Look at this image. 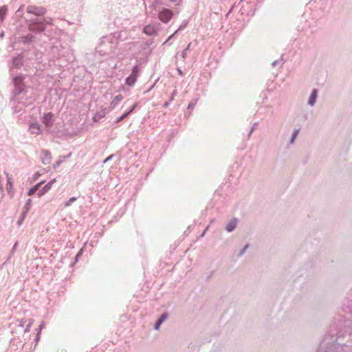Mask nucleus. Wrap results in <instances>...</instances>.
Segmentation results:
<instances>
[{
	"label": "nucleus",
	"instance_id": "1",
	"mask_svg": "<svg viewBox=\"0 0 352 352\" xmlns=\"http://www.w3.org/2000/svg\"><path fill=\"white\" fill-rule=\"evenodd\" d=\"M173 12L167 8H164L159 13V19L163 23H168L173 17Z\"/></svg>",
	"mask_w": 352,
	"mask_h": 352
},
{
	"label": "nucleus",
	"instance_id": "2",
	"mask_svg": "<svg viewBox=\"0 0 352 352\" xmlns=\"http://www.w3.org/2000/svg\"><path fill=\"white\" fill-rule=\"evenodd\" d=\"M27 12L37 16H43L46 12V10L43 7L31 5L27 8Z\"/></svg>",
	"mask_w": 352,
	"mask_h": 352
},
{
	"label": "nucleus",
	"instance_id": "3",
	"mask_svg": "<svg viewBox=\"0 0 352 352\" xmlns=\"http://www.w3.org/2000/svg\"><path fill=\"white\" fill-rule=\"evenodd\" d=\"M107 114V109L102 106L99 107L96 113L94 114L92 120L94 122H99L101 119L105 117Z\"/></svg>",
	"mask_w": 352,
	"mask_h": 352
},
{
	"label": "nucleus",
	"instance_id": "4",
	"mask_svg": "<svg viewBox=\"0 0 352 352\" xmlns=\"http://www.w3.org/2000/svg\"><path fill=\"white\" fill-rule=\"evenodd\" d=\"M53 117L54 115L51 112L45 113L42 118V122L45 126L50 127L53 124Z\"/></svg>",
	"mask_w": 352,
	"mask_h": 352
},
{
	"label": "nucleus",
	"instance_id": "5",
	"mask_svg": "<svg viewBox=\"0 0 352 352\" xmlns=\"http://www.w3.org/2000/svg\"><path fill=\"white\" fill-rule=\"evenodd\" d=\"M29 131L33 135H39L41 133V126L37 122H32L29 126Z\"/></svg>",
	"mask_w": 352,
	"mask_h": 352
},
{
	"label": "nucleus",
	"instance_id": "6",
	"mask_svg": "<svg viewBox=\"0 0 352 352\" xmlns=\"http://www.w3.org/2000/svg\"><path fill=\"white\" fill-rule=\"evenodd\" d=\"M157 29L154 25H147L143 29V32L148 36H152L156 34Z\"/></svg>",
	"mask_w": 352,
	"mask_h": 352
},
{
	"label": "nucleus",
	"instance_id": "7",
	"mask_svg": "<svg viewBox=\"0 0 352 352\" xmlns=\"http://www.w3.org/2000/svg\"><path fill=\"white\" fill-rule=\"evenodd\" d=\"M56 182V179H54L52 181H50L48 184H47L38 193V196L40 197L43 196L44 194H45L47 192H48L52 186V184Z\"/></svg>",
	"mask_w": 352,
	"mask_h": 352
},
{
	"label": "nucleus",
	"instance_id": "8",
	"mask_svg": "<svg viewBox=\"0 0 352 352\" xmlns=\"http://www.w3.org/2000/svg\"><path fill=\"white\" fill-rule=\"evenodd\" d=\"M316 97H317V91L316 89H314L312 91V93L309 97V104L310 105H314L315 102H316Z\"/></svg>",
	"mask_w": 352,
	"mask_h": 352
},
{
	"label": "nucleus",
	"instance_id": "9",
	"mask_svg": "<svg viewBox=\"0 0 352 352\" xmlns=\"http://www.w3.org/2000/svg\"><path fill=\"white\" fill-rule=\"evenodd\" d=\"M137 77L135 75L131 74L126 79V84L129 86L133 85L135 81H136Z\"/></svg>",
	"mask_w": 352,
	"mask_h": 352
},
{
	"label": "nucleus",
	"instance_id": "10",
	"mask_svg": "<svg viewBox=\"0 0 352 352\" xmlns=\"http://www.w3.org/2000/svg\"><path fill=\"white\" fill-rule=\"evenodd\" d=\"M236 226V219H233L230 222L228 223V224L226 226V230L228 232H232Z\"/></svg>",
	"mask_w": 352,
	"mask_h": 352
},
{
	"label": "nucleus",
	"instance_id": "11",
	"mask_svg": "<svg viewBox=\"0 0 352 352\" xmlns=\"http://www.w3.org/2000/svg\"><path fill=\"white\" fill-rule=\"evenodd\" d=\"M43 184V182H39L37 184H36L33 188H32L29 191H28V195L30 196H32L36 192V190H38V188H40V186H41V184Z\"/></svg>",
	"mask_w": 352,
	"mask_h": 352
},
{
	"label": "nucleus",
	"instance_id": "12",
	"mask_svg": "<svg viewBox=\"0 0 352 352\" xmlns=\"http://www.w3.org/2000/svg\"><path fill=\"white\" fill-rule=\"evenodd\" d=\"M7 13V8L3 6L0 8V20L3 21Z\"/></svg>",
	"mask_w": 352,
	"mask_h": 352
},
{
	"label": "nucleus",
	"instance_id": "13",
	"mask_svg": "<svg viewBox=\"0 0 352 352\" xmlns=\"http://www.w3.org/2000/svg\"><path fill=\"white\" fill-rule=\"evenodd\" d=\"M7 179H8V181H7V190H8L9 192H12V184L10 181V178L8 177V175H7Z\"/></svg>",
	"mask_w": 352,
	"mask_h": 352
},
{
	"label": "nucleus",
	"instance_id": "14",
	"mask_svg": "<svg viewBox=\"0 0 352 352\" xmlns=\"http://www.w3.org/2000/svg\"><path fill=\"white\" fill-rule=\"evenodd\" d=\"M129 116V113H123L120 117H119L117 120H116V122H121L122 120H123L124 118H126L127 116Z\"/></svg>",
	"mask_w": 352,
	"mask_h": 352
},
{
	"label": "nucleus",
	"instance_id": "15",
	"mask_svg": "<svg viewBox=\"0 0 352 352\" xmlns=\"http://www.w3.org/2000/svg\"><path fill=\"white\" fill-rule=\"evenodd\" d=\"M30 28L32 30H38L39 32L43 31L45 30V27L43 26V25H40L38 28H35L34 25H31Z\"/></svg>",
	"mask_w": 352,
	"mask_h": 352
},
{
	"label": "nucleus",
	"instance_id": "16",
	"mask_svg": "<svg viewBox=\"0 0 352 352\" xmlns=\"http://www.w3.org/2000/svg\"><path fill=\"white\" fill-rule=\"evenodd\" d=\"M138 72H139V68H138V66H135V67L133 68V70H132V73H131V74H132V75H135V76L137 77V76H138Z\"/></svg>",
	"mask_w": 352,
	"mask_h": 352
},
{
	"label": "nucleus",
	"instance_id": "17",
	"mask_svg": "<svg viewBox=\"0 0 352 352\" xmlns=\"http://www.w3.org/2000/svg\"><path fill=\"white\" fill-rule=\"evenodd\" d=\"M76 200V198H75V197L70 198L69 200L65 203V206L67 207V206H70V204L72 203H73L74 201H75Z\"/></svg>",
	"mask_w": 352,
	"mask_h": 352
},
{
	"label": "nucleus",
	"instance_id": "18",
	"mask_svg": "<svg viewBox=\"0 0 352 352\" xmlns=\"http://www.w3.org/2000/svg\"><path fill=\"white\" fill-rule=\"evenodd\" d=\"M167 314H163L158 320L163 322L167 318Z\"/></svg>",
	"mask_w": 352,
	"mask_h": 352
},
{
	"label": "nucleus",
	"instance_id": "19",
	"mask_svg": "<svg viewBox=\"0 0 352 352\" xmlns=\"http://www.w3.org/2000/svg\"><path fill=\"white\" fill-rule=\"evenodd\" d=\"M162 322L160 321L159 320H157L155 324V329H160V325L162 324Z\"/></svg>",
	"mask_w": 352,
	"mask_h": 352
},
{
	"label": "nucleus",
	"instance_id": "20",
	"mask_svg": "<svg viewBox=\"0 0 352 352\" xmlns=\"http://www.w3.org/2000/svg\"><path fill=\"white\" fill-rule=\"evenodd\" d=\"M25 217V213H23L22 217H21V218L20 219H19V221H18V225L19 226L22 224V222L24 220Z\"/></svg>",
	"mask_w": 352,
	"mask_h": 352
},
{
	"label": "nucleus",
	"instance_id": "21",
	"mask_svg": "<svg viewBox=\"0 0 352 352\" xmlns=\"http://www.w3.org/2000/svg\"><path fill=\"white\" fill-rule=\"evenodd\" d=\"M298 130H296L294 132L293 135H292V142H293L294 141L295 138L298 135Z\"/></svg>",
	"mask_w": 352,
	"mask_h": 352
},
{
	"label": "nucleus",
	"instance_id": "22",
	"mask_svg": "<svg viewBox=\"0 0 352 352\" xmlns=\"http://www.w3.org/2000/svg\"><path fill=\"white\" fill-rule=\"evenodd\" d=\"M137 107V104L135 103L131 108H130V110L128 111L126 113H129V115Z\"/></svg>",
	"mask_w": 352,
	"mask_h": 352
},
{
	"label": "nucleus",
	"instance_id": "23",
	"mask_svg": "<svg viewBox=\"0 0 352 352\" xmlns=\"http://www.w3.org/2000/svg\"><path fill=\"white\" fill-rule=\"evenodd\" d=\"M45 154H46L47 157H48V160H50V155H49L47 153H45Z\"/></svg>",
	"mask_w": 352,
	"mask_h": 352
},
{
	"label": "nucleus",
	"instance_id": "24",
	"mask_svg": "<svg viewBox=\"0 0 352 352\" xmlns=\"http://www.w3.org/2000/svg\"><path fill=\"white\" fill-rule=\"evenodd\" d=\"M110 158H111V157H109L108 158H107V159H106V160H105V161L109 160Z\"/></svg>",
	"mask_w": 352,
	"mask_h": 352
},
{
	"label": "nucleus",
	"instance_id": "25",
	"mask_svg": "<svg viewBox=\"0 0 352 352\" xmlns=\"http://www.w3.org/2000/svg\"><path fill=\"white\" fill-rule=\"evenodd\" d=\"M173 35L170 36L168 40H169L170 38H172Z\"/></svg>",
	"mask_w": 352,
	"mask_h": 352
},
{
	"label": "nucleus",
	"instance_id": "26",
	"mask_svg": "<svg viewBox=\"0 0 352 352\" xmlns=\"http://www.w3.org/2000/svg\"><path fill=\"white\" fill-rule=\"evenodd\" d=\"M164 106H165V107H167V106H168V103H166V104H164Z\"/></svg>",
	"mask_w": 352,
	"mask_h": 352
},
{
	"label": "nucleus",
	"instance_id": "27",
	"mask_svg": "<svg viewBox=\"0 0 352 352\" xmlns=\"http://www.w3.org/2000/svg\"><path fill=\"white\" fill-rule=\"evenodd\" d=\"M170 1H175L176 0H170Z\"/></svg>",
	"mask_w": 352,
	"mask_h": 352
}]
</instances>
